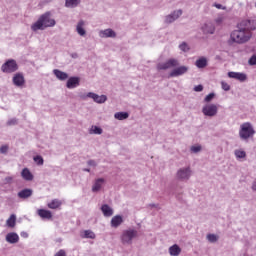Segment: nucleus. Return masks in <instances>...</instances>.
Here are the masks:
<instances>
[{
	"label": "nucleus",
	"instance_id": "nucleus-28",
	"mask_svg": "<svg viewBox=\"0 0 256 256\" xmlns=\"http://www.w3.org/2000/svg\"><path fill=\"white\" fill-rule=\"evenodd\" d=\"M234 157L237 161H245V159H247V152H245L243 148H238L234 150Z\"/></svg>",
	"mask_w": 256,
	"mask_h": 256
},
{
	"label": "nucleus",
	"instance_id": "nucleus-14",
	"mask_svg": "<svg viewBox=\"0 0 256 256\" xmlns=\"http://www.w3.org/2000/svg\"><path fill=\"white\" fill-rule=\"evenodd\" d=\"M75 31L79 37H87V21L79 20L75 25Z\"/></svg>",
	"mask_w": 256,
	"mask_h": 256
},
{
	"label": "nucleus",
	"instance_id": "nucleus-29",
	"mask_svg": "<svg viewBox=\"0 0 256 256\" xmlns=\"http://www.w3.org/2000/svg\"><path fill=\"white\" fill-rule=\"evenodd\" d=\"M208 63H209V59H207V57L205 56H202L195 61V65L197 69H205Z\"/></svg>",
	"mask_w": 256,
	"mask_h": 256
},
{
	"label": "nucleus",
	"instance_id": "nucleus-36",
	"mask_svg": "<svg viewBox=\"0 0 256 256\" xmlns=\"http://www.w3.org/2000/svg\"><path fill=\"white\" fill-rule=\"evenodd\" d=\"M203 151V146L201 144H194L190 146V153L193 155H197Z\"/></svg>",
	"mask_w": 256,
	"mask_h": 256
},
{
	"label": "nucleus",
	"instance_id": "nucleus-23",
	"mask_svg": "<svg viewBox=\"0 0 256 256\" xmlns=\"http://www.w3.org/2000/svg\"><path fill=\"white\" fill-rule=\"evenodd\" d=\"M181 253H183V249H181L179 244H173L168 248V255L170 256H180Z\"/></svg>",
	"mask_w": 256,
	"mask_h": 256
},
{
	"label": "nucleus",
	"instance_id": "nucleus-34",
	"mask_svg": "<svg viewBox=\"0 0 256 256\" xmlns=\"http://www.w3.org/2000/svg\"><path fill=\"white\" fill-rule=\"evenodd\" d=\"M63 205V201L59 199H53L50 202H48L47 207L48 209H59Z\"/></svg>",
	"mask_w": 256,
	"mask_h": 256
},
{
	"label": "nucleus",
	"instance_id": "nucleus-51",
	"mask_svg": "<svg viewBox=\"0 0 256 256\" xmlns=\"http://www.w3.org/2000/svg\"><path fill=\"white\" fill-rule=\"evenodd\" d=\"M89 165H92V167H95L97 164L95 163V161H90Z\"/></svg>",
	"mask_w": 256,
	"mask_h": 256
},
{
	"label": "nucleus",
	"instance_id": "nucleus-16",
	"mask_svg": "<svg viewBox=\"0 0 256 256\" xmlns=\"http://www.w3.org/2000/svg\"><path fill=\"white\" fill-rule=\"evenodd\" d=\"M81 85V77L78 76H72L66 79V87L68 89H77Z\"/></svg>",
	"mask_w": 256,
	"mask_h": 256
},
{
	"label": "nucleus",
	"instance_id": "nucleus-48",
	"mask_svg": "<svg viewBox=\"0 0 256 256\" xmlns=\"http://www.w3.org/2000/svg\"><path fill=\"white\" fill-rule=\"evenodd\" d=\"M20 236L22 237V239H29V233L22 231L20 233Z\"/></svg>",
	"mask_w": 256,
	"mask_h": 256
},
{
	"label": "nucleus",
	"instance_id": "nucleus-33",
	"mask_svg": "<svg viewBox=\"0 0 256 256\" xmlns=\"http://www.w3.org/2000/svg\"><path fill=\"white\" fill-rule=\"evenodd\" d=\"M81 5V0H65V7L67 9H77Z\"/></svg>",
	"mask_w": 256,
	"mask_h": 256
},
{
	"label": "nucleus",
	"instance_id": "nucleus-24",
	"mask_svg": "<svg viewBox=\"0 0 256 256\" xmlns=\"http://www.w3.org/2000/svg\"><path fill=\"white\" fill-rule=\"evenodd\" d=\"M225 21H227V16L225 14H217L214 18V25H216V27H223L226 25Z\"/></svg>",
	"mask_w": 256,
	"mask_h": 256
},
{
	"label": "nucleus",
	"instance_id": "nucleus-2",
	"mask_svg": "<svg viewBox=\"0 0 256 256\" xmlns=\"http://www.w3.org/2000/svg\"><path fill=\"white\" fill-rule=\"evenodd\" d=\"M57 25V20L53 17V12L46 11L41 14L38 19L33 22L30 26L31 31L33 33H37L38 31H45V29H51Z\"/></svg>",
	"mask_w": 256,
	"mask_h": 256
},
{
	"label": "nucleus",
	"instance_id": "nucleus-25",
	"mask_svg": "<svg viewBox=\"0 0 256 256\" xmlns=\"http://www.w3.org/2000/svg\"><path fill=\"white\" fill-rule=\"evenodd\" d=\"M52 73L56 79H58V81H67V79H69V74H67V72H63L62 70L54 69Z\"/></svg>",
	"mask_w": 256,
	"mask_h": 256
},
{
	"label": "nucleus",
	"instance_id": "nucleus-5",
	"mask_svg": "<svg viewBox=\"0 0 256 256\" xmlns=\"http://www.w3.org/2000/svg\"><path fill=\"white\" fill-rule=\"evenodd\" d=\"M0 71L4 73V75H12V73H17L19 71V63L13 58L6 59L0 67Z\"/></svg>",
	"mask_w": 256,
	"mask_h": 256
},
{
	"label": "nucleus",
	"instance_id": "nucleus-53",
	"mask_svg": "<svg viewBox=\"0 0 256 256\" xmlns=\"http://www.w3.org/2000/svg\"><path fill=\"white\" fill-rule=\"evenodd\" d=\"M84 171H86L87 173H89V171H91L89 168L84 169Z\"/></svg>",
	"mask_w": 256,
	"mask_h": 256
},
{
	"label": "nucleus",
	"instance_id": "nucleus-39",
	"mask_svg": "<svg viewBox=\"0 0 256 256\" xmlns=\"http://www.w3.org/2000/svg\"><path fill=\"white\" fill-rule=\"evenodd\" d=\"M206 239L209 243H217V241H219V235L209 233L206 235Z\"/></svg>",
	"mask_w": 256,
	"mask_h": 256
},
{
	"label": "nucleus",
	"instance_id": "nucleus-49",
	"mask_svg": "<svg viewBox=\"0 0 256 256\" xmlns=\"http://www.w3.org/2000/svg\"><path fill=\"white\" fill-rule=\"evenodd\" d=\"M7 151H9V147L8 146H2L0 147V153H7Z\"/></svg>",
	"mask_w": 256,
	"mask_h": 256
},
{
	"label": "nucleus",
	"instance_id": "nucleus-6",
	"mask_svg": "<svg viewBox=\"0 0 256 256\" xmlns=\"http://www.w3.org/2000/svg\"><path fill=\"white\" fill-rule=\"evenodd\" d=\"M133 239H137V230L127 229L124 230L120 236V241L122 245H133Z\"/></svg>",
	"mask_w": 256,
	"mask_h": 256
},
{
	"label": "nucleus",
	"instance_id": "nucleus-46",
	"mask_svg": "<svg viewBox=\"0 0 256 256\" xmlns=\"http://www.w3.org/2000/svg\"><path fill=\"white\" fill-rule=\"evenodd\" d=\"M249 65H256V56H252L249 61H248Z\"/></svg>",
	"mask_w": 256,
	"mask_h": 256
},
{
	"label": "nucleus",
	"instance_id": "nucleus-17",
	"mask_svg": "<svg viewBox=\"0 0 256 256\" xmlns=\"http://www.w3.org/2000/svg\"><path fill=\"white\" fill-rule=\"evenodd\" d=\"M20 177L23 179V181H26L27 183H31V181L35 180V175L33 172H31V169L25 167L20 171Z\"/></svg>",
	"mask_w": 256,
	"mask_h": 256
},
{
	"label": "nucleus",
	"instance_id": "nucleus-20",
	"mask_svg": "<svg viewBox=\"0 0 256 256\" xmlns=\"http://www.w3.org/2000/svg\"><path fill=\"white\" fill-rule=\"evenodd\" d=\"M100 211L106 219H109V217H113L115 215V209L109 204H102L100 206Z\"/></svg>",
	"mask_w": 256,
	"mask_h": 256
},
{
	"label": "nucleus",
	"instance_id": "nucleus-7",
	"mask_svg": "<svg viewBox=\"0 0 256 256\" xmlns=\"http://www.w3.org/2000/svg\"><path fill=\"white\" fill-rule=\"evenodd\" d=\"M201 112L204 117L213 119V117H217L219 113V106H217V104H203Z\"/></svg>",
	"mask_w": 256,
	"mask_h": 256
},
{
	"label": "nucleus",
	"instance_id": "nucleus-11",
	"mask_svg": "<svg viewBox=\"0 0 256 256\" xmlns=\"http://www.w3.org/2000/svg\"><path fill=\"white\" fill-rule=\"evenodd\" d=\"M111 217L109 222L110 229H119L125 223V216L123 214H116Z\"/></svg>",
	"mask_w": 256,
	"mask_h": 256
},
{
	"label": "nucleus",
	"instance_id": "nucleus-41",
	"mask_svg": "<svg viewBox=\"0 0 256 256\" xmlns=\"http://www.w3.org/2000/svg\"><path fill=\"white\" fill-rule=\"evenodd\" d=\"M33 161L36 165H39V166L43 165V163H44L43 156H41V155L34 156Z\"/></svg>",
	"mask_w": 256,
	"mask_h": 256
},
{
	"label": "nucleus",
	"instance_id": "nucleus-10",
	"mask_svg": "<svg viewBox=\"0 0 256 256\" xmlns=\"http://www.w3.org/2000/svg\"><path fill=\"white\" fill-rule=\"evenodd\" d=\"M27 81L25 80V74L23 72H15L12 75V85L17 89H24Z\"/></svg>",
	"mask_w": 256,
	"mask_h": 256
},
{
	"label": "nucleus",
	"instance_id": "nucleus-3",
	"mask_svg": "<svg viewBox=\"0 0 256 256\" xmlns=\"http://www.w3.org/2000/svg\"><path fill=\"white\" fill-rule=\"evenodd\" d=\"M249 23H251L249 20H244L240 22L238 24V29L234 30L231 33V40L234 43H239V44L247 43V41L251 39V36H252L251 31L245 28L249 25Z\"/></svg>",
	"mask_w": 256,
	"mask_h": 256
},
{
	"label": "nucleus",
	"instance_id": "nucleus-52",
	"mask_svg": "<svg viewBox=\"0 0 256 256\" xmlns=\"http://www.w3.org/2000/svg\"><path fill=\"white\" fill-rule=\"evenodd\" d=\"M151 207H154L155 209H159V204H151Z\"/></svg>",
	"mask_w": 256,
	"mask_h": 256
},
{
	"label": "nucleus",
	"instance_id": "nucleus-32",
	"mask_svg": "<svg viewBox=\"0 0 256 256\" xmlns=\"http://www.w3.org/2000/svg\"><path fill=\"white\" fill-rule=\"evenodd\" d=\"M88 133L89 135H103V128H101V126L98 125H92L88 129Z\"/></svg>",
	"mask_w": 256,
	"mask_h": 256
},
{
	"label": "nucleus",
	"instance_id": "nucleus-21",
	"mask_svg": "<svg viewBox=\"0 0 256 256\" xmlns=\"http://www.w3.org/2000/svg\"><path fill=\"white\" fill-rule=\"evenodd\" d=\"M200 31H202L204 35H213V33H215V24L205 22L201 25Z\"/></svg>",
	"mask_w": 256,
	"mask_h": 256
},
{
	"label": "nucleus",
	"instance_id": "nucleus-15",
	"mask_svg": "<svg viewBox=\"0 0 256 256\" xmlns=\"http://www.w3.org/2000/svg\"><path fill=\"white\" fill-rule=\"evenodd\" d=\"M36 215L42 219V221H52L53 220V212L51 210H47L45 208H39L36 210Z\"/></svg>",
	"mask_w": 256,
	"mask_h": 256
},
{
	"label": "nucleus",
	"instance_id": "nucleus-45",
	"mask_svg": "<svg viewBox=\"0 0 256 256\" xmlns=\"http://www.w3.org/2000/svg\"><path fill=\"white\" fill-rule=\"evenodd\" d=\"M194 91L196 93H201V91H203V85L200 84V85L195 86Z\"/></svg>",
	"mask_w": 256,
	"mask_h": 256
},
{
	"label": "nucleus",
	"instance_id": "nucleus-1",
	"mask_svg": "<svg viewBox=\"0 0 256 256\" xmlns=\"http://www.w3.org/2000/svg\"><path fill=\"white\" fill-rule=\"evenodd\" d=\"M171 68L173 69L169 72L168 75L172 79H175L177 77H183L187 75L189 71H191V67H189V65L179 66V60L176 58H169L168 60L159 62L156 66V69L158 71H167L168 69H171Z\"/></svg>",
	"mask_w": 256,
	"mask_h": 256
},
{
	"label": "nucleus",
	"instance_id": "nucleus-27",
	"mask_svg": "<svg viewBox=\"0 0 256 256\" xmlns=\"http://www.w3.org/2000/svg\"><path fill=\"white\" fill-rule=\"evenodd\" d=\"M81 239H97V234L93 232V230H82L80 232Z\"/></svg>",
	"mask_w": 256,
	"mask_h": 256
},
{
	"label": "nucleus",
	"instance_id": "nucleus-35",
	"mask_svg": "<svg viewBox=\"0 0 256 256\" xmlns=\"http://www.w3.org/2000/svg\"><path fill=\"white\" fill-rule=\"evenodd\" d=\"M178 49L182 53H189L191 51V46L189 45V43L182 41L179 43Z\"/></svg>",
	"mask_w": 256,
	"mask_h": 256
},
{
	"label": "nucleus",
	"instance_id": "nucleus-40",
	"mask_svg": "<svg viewBox=\"0 0 256 256\" xmlns=\"http://www.w3.org/2000/svg\"><path fill=\"white\" fill-rule=\"evenodd\" d=\"M15 125H19V119H17V118H9L6 121V127H15Z\"/></svg>",
	"mask_w": 256,
	"mask_h": 256
},
{
	"label": "nucleus",
	"instance_id": "nucleus-12",
	"mask_svg": "<svg viewBox=\"0 0 256 256\" xmlns=\"http://www.w3.org/2000/svg\"><path fill=\"white\" fill-rule=\"evenodd\" d=\"M100 39H117L118 34L113 28L101 29L98 31Z\"/></svg>",
	"mask_w": 256,
	"mask_h": 256
},
{
	"label": "nucleus",
	"instance_id": "nucleus-8",
	"mask_svg": "<svg viewBox=\"0 0 256 256\" xmlns=\"http://www.w3.org/2000/svg\"><path fill=\"white\" fill-rule=\"evenodd\" d=\"M181 17H183V9H175L164 17V25H173V23L181 19Z\"/></svg>",
	"mask_w": 256,
	"mask_h": 256
},
{
	"label": "nucleus",
	"instance_id": "nucleus-19",
	"mask_svg": "<svg viewBox=\"0 0 256 256\" xmlns=\"http://www.w3.org/2000/svg\"><path fill=\"white\" fill-rule=\"evenodd\" d=\"M90 99L93 101V103H96L97 105H105L108 100L107 95H99L95 92H92V94H90Z\"/></svg>",
	"mask_w": 256,
	"mask_h": 256
},
{
	"label": "nucleus",
	"instance_id": "nucleus-9",
	"mask_svg": "<svg viewBox=\"0 0 256 256\" xmlns=\"http://www.w3.org/2000/svg\"><path fill=\"white\" fill-rule=\"evenodd\" d=\"M192 175H193V170H191V167L185 166L177 170L176 179L178 181H189Z\"/></svg>",
	"mask_w": 256,
	"mask_h": 256
},
{
	"label": "nucleus",
	"instance_id": "nucleus-47",
	"mask_svg": "<svg viewBox=\"0 0 256 256\" xmlns=\"http://www.w3.org/2000/svg\"><path fill=\"white\" fill-rule=\"evenodd\" d=\"M213 7H215L216 9H222V11H225V9H226L225 6H223L221 4H217V3L213 4Z\"/></svg>",
	"mask_w": 256,
	"mask_h": 256
},
{
	"label": "nucleus",
	"instance_id": "nucleus-50",
	"mask_svg": "<svg viewBox=\"0 0 256 256\" xmlns=\"http://www.w3.org/2000/svg\"><path fill=\"white\" fill-rule=\"evenodd\" d=\"M251 188H252V191H256V180L253 181Z\"/></svg>",
	"mask_w": 256,
	"mask_h": 256
},
{
	"label": "nucleus",
	"instance_id": "nucleus-18",
	"mask_svg": "<svg viewBox=\"0 0 256 256\" xmlns=\"http://www.w3.org/2000/svg\"><path fill=\"white\" fill-rule=\"evenodd\" d=\"M229 79H235V81H239L240 83H245L247 81L248 76L243 72H228Z\"/></svg>",
	"mask_w": 256,
	"mask_h": 256
},
{
	"label": "nucleus",
	"instance_id": "nucleus-26",
	"mask_svg": "<svg viewBox=\"0 0 256 256\" xmlns=\"http://www.w3.org/2000/svg\"><path fill=\"white\" fill-rule=\"evenodd\" d=\"M8 229H15L17 227V215L11 214L5 223Z\"/></svg>",
	"mask_w": 256,
	"mask_h": 256
},
{
	"label": "nucleus",
	"instance_id": "nucleus-42",
	"mask_svg": "<svg viewBox=\"0 0 256 256\" xmlns=\"http://www.w3.org/2000/svg\"><path fill=\"white\" fill-rule=\"evenodd\" d=\"M250 23L247 26H244L248 31H255L256 29V21L248 20Z\"/></svg>",
	"mask_w": 256,
	"mask_h": 256
},
{
	"label": "nucleus",
	"instance_id": "nucleus-30",
	"mask_svg": "<svg viewBox=\"0 0 256 256\" xmlns=\"http://www.w3.org/2000/svg\"><path fill=\"white\" fill-rule=\"evenodd\" d=\"M33 196V189L25 188L18 192L19 199H29V197Z\"/></svg>",
	"mask_w": 256,
	"mask_h": 256
},
{
	"label": "nucleus",
	"instance_id": "nucleus-22",
	"mask_svg": "<svg viewBox=\"0 0 256 256\" xmlns=\"http://www.w3.org/2000/svg\"><path fill=\"white\" fill-rule=\"evenodd\" d=\"M19 239V234H17V232H8L5 235V241L6 243H9V245H17Z\"/></svg>",
	"mask_w": 256,
	"mask_h": 256
},
{
	"label": "nucleus",
	"instance_id": "nucleus-13",
	"mask_svg": "<svg viewBox=\"0 0 256 256\" xmlns=\"http://www.w3.org/2000/svg\"><path fill=\"white\" fill-rule=\"evenodd\" d=\"M105 183H107V180L103 177H99L94 179L91 187L92 193H100V191H103V187H105Z\"/></svg>",
	"mask_w": 256,
	"mask_h": 256
},
{
	"label": "nucleus",
	"instance_id": "nucleus-37",
	"mask_svg": "<svg viewBox=\"0 0 256 256\" xmlns=\"http://www.w3.org/2000/svg\"><path fill=\"white\" fill-rule=\"evenodd\" d=\"M215 97H217L215 92L207 94L203 99L204 104H211V101H213Z\"/></svg>",
	"mask_w": 256,
	"mask_h": 256
},
{
	"label": "nucleus",
	"instance_id": "nucleus-31",
	"mask_svg": "<svg viewBox=\"0 0 256 256\" xmlns=\"http://www.w3.org/2000/svg\"><path fill=\"white\" fill-rule=\"evenodd\" d=\"M114 119L116 121H127L129 119V112L119 111L114 113Z\"/></svg>",
	"mask_w": 256,
	"mask_h": 256
},
{
	"label": "nucleus",
	"instance_id": "nucleus-43",
	"mask_svg": "<svg viewBox=\"0 0 256 256\" xmlns=\"http://www.w3.org/2000/svg\"><path fill=\"white\" fill-rule=\"evenodd\" d=\"M220 85H221V89L223 91H231V85L225 81H221L220 82Z\"/></svg>",
	"mask_w": 256,
	"mask_h": 256
},
{
	"label": "nucleus",
	"instance_id": "nucleus-44",
	"mask_svg": "<svg viewBox=\"0 0 256 256\" xmlns=\"http://www.w3.org/2000/svg\"><path fill=\"white\" fill-rule=\"evenodd\" d=\"M13 181H15V177H13V176H6L4 178V185H11V183H13Z\"/></svg>",
	"mask_w": 256,
	"mask_h": 256
},
{
	"label": "nucleus",
	"instance_id": "nucleus-38",
	"mask_svg": "<svg viewBox=\"0 0 256 256\" xmlns=\"http://www.w3.org/2000/svg\"><path fill=\"white\" fill-rule=\"evenodd\" d=\"M91 94H92V92L81 91L78 93V97L82 101H87V99H91Z\"/></svg>",
	"mask_w": 256,
	"mask_h": 256
},
{
	"label": "nucleus",
	"instance_id": "nucleus-4",
	"mask_svg": "<svg viewBox=\"0 0 256 256\" xmlns=\"http://www.w3.org/2000/svg\"><path fill=\"white\" fill-rule=\"evenodd\" d=\"M255 136V128L251 122H243L238 130V137L241 141H249Z\"/></svg>",
	"mask_w": 256,
	"mask_h": 256
}]
</instances>
